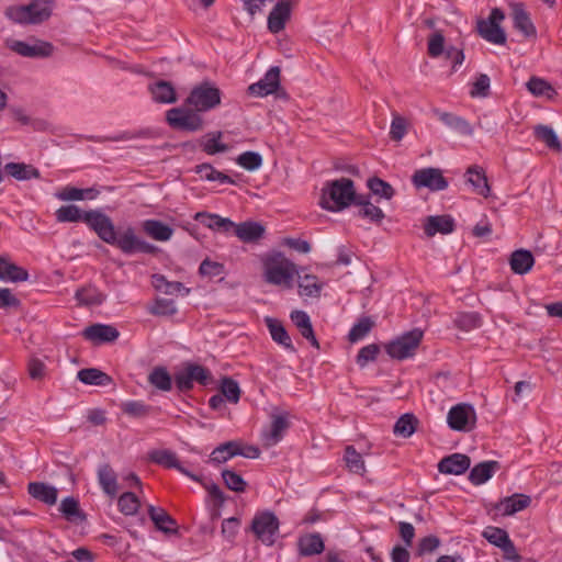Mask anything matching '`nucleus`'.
<instances>
[{"label":"nucleus","instance_id":"obj_1","mask_svg":"<svg viewBox=\"0 0 562 562\" xmlns=\"http://www.w3.org/2000/svg\"><path fill=\"white\" fill-rule=\"evenodd\" d=\"M83 222L95 232L100 239L116 246L123 254H155L157 251L155 245L137 237L133 227H127L117 235L112 220L98 210L85 212Z\"/></svg>","mask_w":562,"mask_h":562},{"label":"nucleus","instance_id":"obj_2","mask_svg":"<svg viewBox=\"0 0 562 562\" xmlns=\"http://www.w3.org/2000/svg\"><path fill=\"white\" fill-rule=\"evenodd\" d=\"M262 279L266 283L290 290L294 285L297 266L281 251H270L261 257Z\"/></svg>","mask_w":562,"mask_h":562},{"label":"nucleus","instance_id":"obj_3","mask_svg":"<svg viewBox=\"0 0 562 562\" xmlns=\"http://www.w3.org/2000/svg\"><path fill=\"white\" fill-rule=\"evenodd\" d=\"M358 196L353 181L348 178H340L328 181L322 189L319 205L330 212H339L356 204Z\"/></svg>","mask_w":562,"mask_h":562},{"label":"nucleus","instance_id":"obj_4","mask_svg":"<svg viewBox=\"0 0 562 562\" xmlns=\"http://www.w3.org/2000/svg\"><path fill=\"white\" fill-rule=\"evenodd\" d=\"M52 15V7L46 0L34 1L27 5L11 8L9 16L18 23L37 24Z\"/></svg>","mask_w":562,"mask_h":562},{"label":"nucleus","instance_id":"obj_5","mask_svg":"<svg viewBox=\"0 0 562 562\" xmlns=\"http://www.w3.org/2000/svg\"><path fill=\"white\" fill-rule=\"evenodd\" d=\"M505 20V14L499 8H493L487 19L477 21L476 30L479 35L486 42L495 45H504L507 36L501 27V23Z\"/></svg>","mask_w":562,"mask_h":562},{"label":"nucleus","instance_id":"obj_6","mask_svg":"<svg viewBox=\"0 0 562 562\" xmlns=\"http://www.w3.org/2000/svg\"><path fill=\"white\" fill-rule=\"evenodd\" d=\"M220 103L221 91L209 81L194 87L187 99V104L200 112L212 110Z\"/></svg>","mask_w":562,"mask_h":562},{"label":"nucleus","instance_id":"obj_7","mask_svg":"<svg viewBox=\"0 0 562 562\" xmlns=\"http://www.w3.org/2000/svg\"><path fill=\"white\" fill-rule=\"evenodd\" d=\"M423 331L415 328L386 345L387 355L397 360L413 357L423 339Z\"/></svg>","mask_w":562,"mask_h":562},{"label":"nucleus","instance_id":"obj_8","mask_svg":"<svg viewBox=\"0 0 562 562\" xmlns=\"http://www.w3.org/2000/svg\"><path fill=\"white\" fill-rule=\"evenodd\" d=\"M211 380V372L195 363H186L175 373L176 385L182 392L191 390L194 382L206 385Z\"/></svg>","mask_w":562,"mask_h":562},{"label":"nucleus","instance_id":"obj_9","mask_svg":"<svg viewBox=\"0 0 562 562\" xmlns=\"http://www.w3.org/2000/svg\"><path fill=\"white\" fill-rule=\"evenodd\" d=\"M195 109L172 108L167 111L166 120L176 130L195 132L203 128V119Z\"/></svg>","mask_w":562,"mask_h":562},{"label":"nucleus","instance_id":"obj_10","mask_svg":"<svg viewBox=\"0 0 562 562\" xmlns=\"http://www.w3.org/2000/svg\"><path fill=\"white\" fill-rule=\"evenodd\" d=\"M251 530L263 544L271 546L279 532V520L271 512L259 513L252 519Z\"/></svg>","mask_w":562,"mask_h":562},{"label":"nucleus","instance_id":"obj_11","mask_svg":"<svg viewBox=\"0 0 562 562\" xmlns=\"http://www.w3.org/2000/svg\"><path fill=\"white\" fill-rule=\"evenodd\" d=\"M447 423L452 430L471 431L476 425V413L471 404L460 403L452 406L447 415Z\"/></svg>","mask_w":562,"mask_h":562},{"label":"nucleus","instance_id":"obj_12","mask_svg":"<svg viewBox=\"0 0 562 562\" xmlns=\"http://www.w3.org/2000/svg\"><path fill=\"white\" fill-rule=\"evenodd\" d=\"M412 182L417 189L427 188L430 191H442L448 187L442 171L432 167L416 170L412 176Z\"/></svg>","mask_w":562,"mask_h":562},{"label":"nucleus","instance_id":"obj_13","mask_svg":"<svg viewBox=\"0 0 562 562\" xmlns=\"http://www.w3.org/2000/svg\"><path fill=\"white\" fill-rule=\"evenodd\" d=\"M148 458L151 462L162 465L168 469H176L183 475L190 477L193 481L201 482L200 476L184 468L178 460L177 454L167 449H156L148 453Z\"/></svg>","mask_w":562,"mask_h":562},{"label":"nucleus","instance_id":"obj_14","mask_svg":"<svg viewBox=\"0 0 562 562\" xmlns=\"http://www.w3.org/2000/svg\"><path fill=\"white\" fill-rule=\"evenodd\" d=\"M280 87V68L271 67L262 79L248 87V92L255 97H267L274 93Z\"/></svg>","mask_w":562,"mask_h":562},{"label":"nucleus","instance_id":"obj_15","mask_svg":"<svg viewBox=\"0 0 562 562\" xmlns=\"http://www.w3.org/2000/svg\"><path fill=\"white\" fill-rule=\"evenodd\" d=\"M292 7V0H281L273 7L268 16V29L271 33L276 34L284 29L291 16Z\"/></svg>","mask_w":562,"mask_h":562},{"label":"nucleus","instance_id":"obj_16","mask_svg":"<svg viewBox=\"0 0 562 562\" xmlns=\"http://www.w3.org/2000/svg\"><path fill=\"white\" fill-rule=\"evenodd\" d=\"M470 465L471 459L467 454L453 453L440 460L438 470L443 474L461 475Z\"/></svg>","mask_w":562,"mask_h":562},{"label":"nucleus","instance_id":"obj_17","mask_svg":"<svg viewBox=\"0 0 562 562\" xmlns=\"http://www.w3.org/2000/svg\"><path fill=\"white\" fill-rule=\"evenodd\" d=\"M530 503L531 498L528 495L514 494L495 504L494 509L503 516H510L527 508Z\"/></svg>","mask_w":562,"mask_h":562},{"label":"nucleus","instance_id":"obj_18","mask_svg":"<svg viewBox=\"0 0 562 562\" xmlns=\"http://www.w3.org/2000/svg\"><path fill=\"white\" fill-rule=\"evenodd\" d=\"M11 48L24 57H46L53 52V46L47 42L29 44L22 41H15L12 43Z\"/></svg>","mask_w":562,"mask_h":562},{"label":"nucleus","instance_id":"obj_19","mask_svg":"<svg viewBox=\"0 0 562 562\" xmlns=\"http://www.w3.org/2000/svg\"><path fill=\"white\" fill-rule=\"evenodd\" d=\"M289 423L283 416H273L269 429L261 435L263 447L270 448L276 446L283 437L288 429Z\"/></svg>","mask_w":562,"mask_h":562},{"label":"nucleus","instance_id":"obj_20","mask_svg":"<svg viewBox=\"0 0 562 562\" xmlns=\"http://www.w3.org/2000/svg\"><path fill=\"white\" fill-rule=\"evenodd\" d=\"M297 278L299 294L306 297H318L323 289V283L314 274L304 273L303 269H299Z\"/></svg>","mask_w":562,"mask_h":562},{"label":"nucleus","instance_id":"obj_21","mask_svg":"<svg viewBox=\"0 0 562 562\" xmlns=\"http://www.w3.org/2000/svg\"><path fill=\"white\" fill-rule=\"evenodd\" d=\"M119 331L115 327L104 324H94L83 330L86 339L92 342H111L119 337Z\"/></svg>","mask_w":562,"mask_h":562},{"label":"nucleus","instance_id":"obj_22","mask_svg":"<svg viewBox=\"0 0 562 562\" xmlns=\"http://www.w3.org/2000/svg\"><path fill=\"white\" fill-rule=\"evenodd\" d=\"M454 228V221L450 215L428 216L424 223V231L428 237L436 234H450Z\"/></svg>","mask_w":562,"mask_h":562},{"label":"nucleus","instance_id":"obj_23","mask_svg":"<svg viewBox=\"0 0 562 562\" xmlns=\"http://www.w3.org/2000/svg\"><path fill=\"white\" fill-rule=\"evenodd\" d=\"M193 218L215 232L228 233L235 226V223L229 218L207 212H198Z\"/></svg>","mask_w":562,"mask_h":562},{"label":"nucleus","instance_id":"obj_24","mask_svg":"<svg viewBox=\"0 0 562 562\" xmlns=\"http://www.w3.org/2000/svg\"><path fill=\"white\" fill-rule=\"evenodd\" d=\"M510 9L514 26L525 36H533L536 34V29L529 18V14L525 10L524 4L520 2H513L510 3Z\"/></svg>","mask_w":562,"mask_h":562},{"label":"nucleus","instance_id":"obj_25","mask_svg":"<svg viewBox=\"0 0 562 562\" xmlns=\"http://www.w3.org/2000/svg\"><path fill=\"white\" fill-rule=\"evenodd\" d=\"M501 469L498 461L490 460L480 462L472 468L469 474V481L474 485H481L487 482L496 471Z\"/></svg>","mask_w":562,"mask_h":562},{"label":"nucleus","instance_id":"obj_26","mask_svg":"<svg viewBox=\"0 0 562 562\" xmlns=\"http://www.w3.org/2000/svg\"><path fill=\"white\" fill-rule=\"evenodd\" d=\"M301 335L315 348H319L318 340L314 334L310 316L304 311H293L290 315Z\"/></svg>","mask_w":562,"mask_h":562},{"label":"nucleus","instance_id":"obj_27","mask_svg":"<svg viewBox=\"0 0 562 562\" xmlns=\"http://www.w3.org/2000/svg\"><path fill=\"white\" fill-rule=\"evenodd\" d=\"M232 231H234V234L244 243L257 241L265 234V227L257 222L235 224Z\"/></svg>","mask_w":562,"mask_h":562},{"label":"nucleus","instance_id":"obj_28","mask_svg":"<svg viewBox=\"0 0 562 562\" xmlns=\"http://www.w3.org/2000/svg\"><path fill=\"white\" fill-rule=\"evenodd\" d=\"M535 265V257L531 251L526 249H517L512 252L509 266L514 273L526 274Z\"/></svg>","mask_w":562,"mask_h":562},{"label":"nucleus","instance_id":"obj_29","mask_svg":"<svg viewBox=\"0 0 562 562\" xmlns=\"http://www.w3.org/2000/svg\"><path fill=\"white\" fill-rule=\"evenodd\" d=\"M98 481L103 492L114 497L119 493L116 473L109 463L101 464L98 469Z\"/></svg>","mask_w":562,"mask_h":562},{"label":"nucleus","instance_id":"obj_30","mask_svg":"<svg viewBox=\"0 0 562 562\" xmlns=\"http://www.w3.org/2000/svg\"><path fill=\"white\" fill-rule=\"evenodd\" d=\"M29 494L47 505H54L57 502L58 491L56 487L43 482H31L27 485Z\"/></svg>","mask_w":562,"mask_h":562},{"label":"nucleus","instance_id":"obj_31","mask_svg":"<svg viewBox=\"0 0 562 562\" xmlns=\"http://www.w3.org/2000/svg\"><path fill=\"white\" fill-rule=\"evenodd\" d=\"M148 515L160 531L166 533L177 531L176 520L164 508L150 505L148 507Z\"/></svg>","mask_w":562,"mask_h":562},{"label":"nucleus","instance_id":"obj_32","mask_svg":"<svg viewBox=\"0 0 562 562\" xmlns=\"http://www.w3.org/2000/svg\"><path fill=\"white\" fill-rule=\"evenodd\" d=\"M299 551L301 555L311 557L324 551V541L319 533H306L299 538Z\"/></svg>","mask_w":562,"mask_h":562},{"label":"nucleus","instance_id":"obj_33","mask_svg":"<svg viewBox=\"0 0 562 562\" xmlns=\"http://www.w3.org/2000/svg\"><path fill=\"white\" fill-rule=\"evenodd\" d=\"M29 278L27 271L8 260L0 257V280L5 282H21L26 281Z\"/></svg>","mask_w":562,"mask_h":562},{"label":"nucleus","instance_id":"obj_34","mask_svg":"<svg viewBox=\"0 0 562 562\" xmlns=\"http://www.w3.org/2000/svg\"><path fill=\"white\" fill-rule=\"evenodd\" d=\"M467 181L475 192L484 198L491 193V188L484 170L481 167L472 166L467 170Z\"/></svg>","mask_w":562,"mask_h":562},{"label":"nucleus","instance_id":"obj_35","mask_svg":"<svg viewBox=\"0 0 562 562\" xmlns=\"http://www.w3.org/2000/svg\"><path fill=\"white\" fill-rule=\"evenodd\" d=\"M143 231L153 239L167 241L172 237L173 229L157 220H146L142 223Z\"/></svg>","mask_w":562,"mask_h":562},{"label":"nucleus","instance_id":"obj_36","mask_svg":"<svg viewBox=\"0 0 562 562\" xmlns=\"http://www.w3.org/2000/svg\"><path fill=\"white\" fill-rule=\"evenodd\" d=\"M266 324L269 329V333L272 337V339L284 347L285 349L294 352L295 348L292 344L291 337L289 336L288 331L285 330L284 326L279 322L278 319L267 317Z\"/></svg>","mask_w":562,"mask_h":562},{"label":"nucleus","instance_id":"obj_37","mask_svg":"<svg viewBox=\"0 0 562 562\" xmlns=\"http://www.w3.org/2000/svg\"><path fill=\"white\" fill-rule=\"evenodd\" d=\"M4 169L8 175L21 181L38 179L41 176L38 169L33 167L32 165H26L23 162H9L5 165Z\"/></svg>","mask_w":562,"mask_h":562},{"label":"nucleus","instance_id":"obj_38","mask_svg":"<svg viewBox=\"0 0 562 562\" xmlns=\"http://www.w3.org/2000/svg\"><path fill=\"white\" fill-rule=\"evenodd\" d=\"M435 114L438 116V119L442 123H445L449 127L456 130L460 134L472 135L473 128H472L471 124L468 121H465L464 119L457 116L452 113L441 112L438 110L435 111Z\"/></svg>","mask_w":562,"mask_h":562},{"label":"nucleus","instance_id":"obj_39","mask_svg":"<svg viewBox=\"0 0 562 562\" xmlns=\"http://www.w3.org/2000/svg\"><path fill=\"white\" fill-rule=\"evenodd\" d=\"M98 191L94 189H79L67 186L61 190L57 191L55 196L60 201H82L85 199H94Z\"/></svg>","mask_w":562,"mask_h":562},{"label":"nucleus","instance_id":"obj_40","mask_svg":"<svg viewBox=\"0 0 562 562\" xmlns=\"http://www.w3.org/2000/svg\"><path fill=\"white\" fill-rule=\"evenodd\" d=\"M153 99L159 103H175L177 101L176 91L168 81H158L150 86Z\"/></svg>","mask_w":562,"mask_h":562},{"label":"nucleus","instance_id":"obj_41","mask_svg":"<svg viewBox=\"0 0 562 562\" xmlns=\"http://www.w3.org/2000/svg\"><path fill=\"white\" fill-rule=\"evenodd\" d=\"M77 378L89 385H108L112 381L106 373L95 368L79 370Z\"/></svg>","mask_w":562,"mask_h":562},{"label":"nucleus","instance_id":"obj_42","mask_svg":"<svg viewBox=\"0 0 562 562\" xmlns=\"http://www.w3.org/2000/svg\"><path fill=\"white\" fill-rule=\"evenodd\" d=\"M238 442L237 441H227L225 443L216 447L211 456L210 461L213 463H224L232 459L235 456H238Z\"/></svg>","mask_w":562,"mask_h":562},{"label":"nucleus","instance_id":"obj_43","mask_svg":"<svg viewBox=\"0 0 562 562\" xmlns=\"http://www.w3.org/2000/svg\"><path fill=\"white\" fill-rule=\"evenodd\" d=\"M59 510L68 521L78 522L85 520L86 516L79 507L75 497H66L61 501Z\"/></svg>","mask_w":562,"mask_h":562},{"label":"nucleus","instance_id":"obj_44","mask_svg":"<svg viewBox=\"0 0 562 562\" xmlns=\"http://www.w3.org/2000/svg\"><path fill=\"white\" fill-rule=\"evenodd\" d=\"M148 381L156 389L168 392L172 387V379L169 372L164 367H156L148 375Z\"/></svg>","mask_w":562,"mask_h":562},{"label":"nucleus","instance_id":"obj_45","mask_svg":"<svg viewBox=\"0 0 562 562\" xmlns=\"http://www.w3.org/2000/svg\"><path fill=\"white\" fill-rule=\"evenodd\" d=\"M417 424L418 419L413 414L407 413L397 419L393 431L396 436L408 438L415 432Z\"/></svg>","mask_w":562,"mask_h":562},{"label":"nucleus","instance_id":"obj_46","mask_svg":"<svg viewBox=\"0 0 562 562\" xmlns=\"http://www.w3.org/2000/svg\"><path fill=\"white\" fill-rule=\"evenodd\" d=\"M195 172L200 175L201 179L206 181H220L221 183H235V181L227 175L216 170L209 164H202L195 167Z\"/></svg>","mask_w":562,"mask_h":562},{"label":"nucleus","instance_id":"obj_47","mask_svg":"<svg viewBox=\"0 0 562 562\" xmlns=\"http://www.w3.org/2000/svg\"><path fill=\"white\" fill-rule=\"evenodd\" d=\"M76 299L83 305H100L105 296L94 286H86L76 292Z\"/></svg>","mask_w":562,"mask_h":562},{"label":"nucleus","instance_id":"obj_48","mask_svg":"<svg viewBox=\"0 0 562 562\" xmlns=\"http://www.w3.org/2000/svg\"><path fill=\"white\" fill-rule=\"evenodd\" d=\"M356 204L360 206L359 215L367 217L374 223H380L384 218L383 211L362 196H358Z\"/></svg>","mask_w":562,"mask_h":562},{"label":"nucleus","instance_id":"obj_49","mask_svg":"<svg viewBox=\"0 0 562 562\" xmlns=\"http://www.w3.org/2000/svg\"><path fill=\"white\" fill-rule=\"evenodd\" d=\"M222 136H223L222 132H214V133L206 134L201 144L202 149L207 155H215L217 153L227 151L228 150L227 145L220 142Z\"/></svg>","mask_w":562,"mask_h":562},{"label":"nucleus","instance_id":"obj_50","mask_svg":"<svg viewBox=\"0 0 562 562\" xmlns=\"http://www.w3.org/2000/svg\"><path fill=\"white\" fill-rule=\"evenodd\" d=\"M536 137L544 143L549 148L553 150H561V143L555 132L546 125H538L535 127Z\"/></svg>","mask_w":562,"mask_h":562},{"label":"nucleus","instance_id":"obj_51","mask_svg":"<svg viewBox=\"0 0 562 562\" xmlns=\"http://www.w3.org/2000/svg\"><path fill=\"white\" fill-rule=\"evenodd\" d=\"M83 213L77 205L69 204L60 206L56 213V221L59 223H74L83 221Z\"/></svg>","mask_w":562,"mask_h":562},{"label":"nucleus","instance_id":"obj_52","mask_svg":"<svg viewBox=\"0 0 562 562\" xmlns=\"http://www.w3.org/2000/svg\"><path fill=\"white\" fill-rule=\"evenodd\" d=\"M345 461L348 469L353 473L362 474L366 471L361 454L352 446L346 448Z\"/></svg>","mask_w":562,"mask_h":562},{"label":"nucleus","instance_id":"obj_53","mask_svg":"<svg viewBox=\"0 0 562 562\" xmlns=\"http://www.w3.org/2000/svg\"><path fill=\"white\" fill-rule=\"evenodd\" d=\"M527 88L530 91V93H532L536 97L546 95L549 99H551L555 94L554 89L551 87L549 82L537 77H532L527 82Z\"/></svg>","mask_w":562,"mask_h":562},{"label":"nucleus","instance_id":"obj_54","mask_svg":"<svg viewBox=\"0 0 562 562\" xmlns=\"http://www.w3.org/2000/svg\"><path fill=\"white\" fill-rule=\"evenodd\" d=\"M374 323L370 317H362L356 323L349 331L348 338L351 342H356L364 338L372 329Z\"/></svg>","mask_w":562,"mask_h":562},{"label":"nucleus","instance_id":"obj_55","mask_svg":"<svg viewBox=\"0 0 562 562\" xmlns=\"http://www.w3.org/2000/svg\"><path fill=\"white\" fill-rule=\"evenodd\" d=\"M236 162L244 169L254 171L261 167L262 157L256 151H245L237 157Z\"/></svg>","mask_w":562,"mask_h":562},{"label":"nucleus","instance_id":"obj_56","mask_svg":"<svg viewBox=\"0 0 562 562\" xmlns=\"http://www.w3.org/2000/svg\"><path fill=\"white\" fill-rule=\"evenodd\" d=\"M117 505L124 515H134L138 510L139 501L134 493L126 492L119 497Z\"/></svg>","mask_w":562,"mask_h":562},{"label":"nucleus","instance_id":"obj_57","mask_svg":"<svg viewBox=\"0 0 562 562\" xmlns=\"http://www.w3.org/2000/svg\"><path fill=\"white\" fill-rule=\"evenodd\" d=\"M149 313L157 316H171L177 313V306L172 300L157 299L149 307Z\"/></svg>","mask_w":562,"mask_h":562},{"label":"nucleus","instance_id":"obj_58","mask_svg":"<svg viewBox=\"0 0 562 562\" xmlns=\"http://www.w3.org/2000/svg\"><path fill=\"white\" fill-rule=\"evenodd\" d=\"M222 477H223V481H224L226 487L229 488L231 491L240 493L246 490L247 483L236 472H234L232 470H224L222 472Z\"/></svg>","mask_w":562,"mask_h":562},{"label":"nucleus","instance_id":"obj_59","mask_svg":"<svg viewBox=\"0 0 562 562\" xmlns=\"http://www.w3.org/2000/svg\"><path fill=\"white\" fill-rule=\"evenodd\" d=\"M454 325L462 330H471L481 325V318L477 313H460L454 318Z\"/></svg>","mask_w":562,"mask_h":562},{"label":"nucleus","instance_id":"obj_60","mask_svg":"<svg viewBox=\"0 0 562 562\" xmlns=\"http://www.w3.org/2000/svg\"><path fill=\"white\" fill-rule=\"evenodd\" d=\"M408 121L400 114H393V120L390 127V137L393 140L400 142L407 133Z\"/></svg>","mask_w":562,"mask_h":562},{"label":"nucleus","instance_id":"obj_61","mask_svg":"<svg viewBox=\"0 0 562 562\" xmlns=\"http://www.w3.org/2000/svg\"><path fill=\"white\" fill-rule=\"evenodd\" d=\"M221 393L229 402L236 404L240 398V389L236 381L225 378L221 383Z\"/></svg>","mask_w":562,"mask_h":562},{"label":"nucleus","instance_id":"obj_62","mask_svg":"<svg viewBox=\"0 0 562 562\" xmlns=\"http://www.w3.org/2000/svg\"><path fill=\"white\" fill-rule=\"evenodd\" d=\"M368 187L375 195H380L390 200L394 195L392 186L380 178H371L368 180Z\"/></svg>","mask_w":562,"mask_h":562},{"label":"nucleus","instance_id":"obj_63","mask_svg":"<svg viewBox=\"0 0 562 562\" xmlns=\"http://www.w3.org/2000/svg\"><path fill=\"white\" fill-rule=\"evenodd\" d=\"M490 86V77L485 74H480L472 83L470 95L472 98H485L488 95Z\"/></svg>","mask_w":562,"mask_h":562},{"label":"nucleus","instance_id":"obj_64","mask_svg":"<svg viewBox=\"0 0 562 562\" xmlns=\"http://www.w3.org/2000/svg\"><path fill=\"white\" fill-rule=\"evenodd\" d=\"M483 537L492 544L501 548L507 540H509L508 533L497 527H487L483 531Z\"/></svg>","mask_w":562,"mask_h":562}]
</instances>
